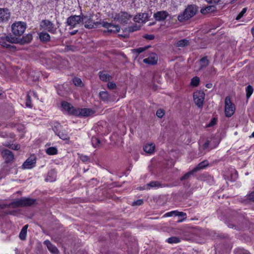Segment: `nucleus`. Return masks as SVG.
<instances>
[{
	"instance_id": "1",
	"label": "nucleus",
	"mask_w": 254,
	"mask_h": 254,
	"mask_svg": "<svg viewBox=\"0 0 254 254\" xmlns=\"http://www.w3.org/2000/svg\"><path fill=\"white\" fill-rule=\"evenodd\" d=\"M198 11V7L195 5H189L184 12L178 16V19L180 22H184L194 16Z\"/></svg>"
},
{
	"instance_id": "2",
	"label": "nucleus",
	"mask_w": 254,
	"mask_h": 254,
	"mask_svg": "<svg viewBox=\"0 0 254 254\" xmlns=\"http://www.w3.org/2000/svg\"><path fill=\"white\" fill-rule=\"evenodd\" d=\"M26 28V24L20 21L16 22L11 25L12 33L15 36L19 37L22 35Z\"/></svg>"
},
{
	"instance_id": "3",
	"label": "nucleus",
	"mask_w": 254,
	"mask_h": 254,
	"mask_svg": "<svg viewBox=\"0 0 254 254\" xmlns=\"http://www.w3.org/2000/svg\"><path fill=\"white\" fill-rule=\"evenodd\" d=\"M35 199L30 198H22L14 201L11 203L13 207L30 206L34 204Z\"/></svg>"
},
{
	"instance_id": "4",
	"label": "nucleus",
	"mask_w": 254,
	"mask_h": 254,
	"mask_svg": "<svg viewBox=\"0 0 254 254\" xmlns=\"http://www.w3.org/2000/svg\"><path fill=\"white\" fill-rule=\"evenodd\" d=\"M235 106L231 101L229 96H227L225 100V114L227 117H231L235 113Z\"/></svg>"
},
{
	"instance_id": "5",
	"label": "nucleus",
	"mask_w": 254,
	"mask_h": 254,
	"mask_svg": "<svg viewBox=\"0 0 254 254\" xmlns=\"http://www.w3.org/2000/svg\"><path fill=\"white\" fill-rule=\"evenodd\" d=\"M131 18V15L126 12L121 11L113 16L114 20L121 24H127Z\"/></svg>"
},
{
	"instance_id": "6",
	"label": "nucleus",
	"mask_w": 254,
	"mask_h": 254,
	"mask_svg": "<svg viewBox=\"0 0 254 254\" xmlns=\"http://www.w3.org/2000/svg\"><path fill=\"white\" fill-rule=\"evenodd\" d=\"M81 22L84 24V27L87 29L94 28V25L97 26L100 24L99 22H94L91 15H81Z\"/></svg>"
},
{
	"instance_id": "7",
	"label": "nucleus",
	"mask_w": 254,
	"mask_h": 254,
	"mask_svg": "<svg viewBox=\"0 0 254 254\" xmlns=\"http://www.w3.org/2000/svg\"><path fill=\"white\" fill-rule=\"evenodd\" d=\"M11 13L6 8H0V24L7 23L10 18Z\"/></svg>"
},
{
	"instance_id": "8",
	"label": "nucleus",
	"mask_w": 254,
	"mask_h": 254,
	"mask_svg": "<svg viewBox=\"0 0 254 254\" xmlns=\"http://www.w3.org/2000/svg\"><path fill=\"white\" fill-rule=\"evenodd\" d=\"M205 97V94L203 92L196 91L193 94V100L195 104L199 107H202L203 101Z\"/></svg>"
},
{
	"instance_id": "9",
	"label": "nucleus",
	"mask_w": 254,
	"mask_h": 254,
	"mask_svg": "<svg viewBox=\"0 0 254 254\" xmlns=\"http://www.w3.org/2000/svg\"><path fill=\"white\" fill-rule=\"evenodd\" d=\"M95 113V111L89 108H82L76 109L75 116L88 117L93 115Z\"/></svg>"
},
{
	"instance_id": "10",
	"label": "nucleus",
	"mask_w": 254,
	"mask_h": 254,
	"mask_svg": "<svg viewBox=\"0 0 254 254\" xmlns=\"http://www.w3.org/2000/svg\"><path fill=\"white\" fill-rule=\"evenodd\" d=\"M42 26L44 29L52 34L55 33L57 30V28L55 26L54 24L51 21L48 20L42 21Z\"/></svg>"
},
{
	"instance_id": "11",
	"label": "nucleus",
	"mask_w": 254,
	"mask_h": 254,
	"mask_svg": "<svg viewBox=\"0 0 254 254\" xmlns=\"http://www.w3.org/2000/svg\"><path fill=\"white\" fill-rule=\"evenodd\" d=\"M81 22V15H72L67 19V23L71 28H74Z\"/></svg>"
},
{
	"instance_id": "12",
	"label": "nucleus",
	"mask_w": 254,
	"mask_h": 254,
	"mask_svg": "<svg viewBox=\"0 0 254 254\" xmlns=\"http://www.w3.org/2000/svg\"><path fill=\"white\" fill-rule=\"evenodd\" d=\"M99 97L103 102L109 103L115 101V96H111L106 91H101L99 94Z\"/></svg>"
},
{
	"instance_id": "13",
	"label": "nucleus",
	"mask_w": 254,
	"mask_h": 254,
	"mask_svg": "<svg viewBox=\"0 0 254 254\" xmlns=\"http://www.w3.org/2000/svg\"><path fill=\"white\" fill-rule=\"evenodd\" d=\"M36 158L33 156L27 158L23 163L22 168L24 169H29L33 168L35 166Z\"/></svg>"
},
{
	"instance_id": "14",
	"label": "nucleus",
	"mask_w": 254,
	"mask_h": 254,
	"mask_svg": "<svg viewBox=\"0 0 254 254\" xmlns=\"http://www.w3.org/2000/svg\"><path fill=\"white\" fill-rule=\"evenodd\" d=\"M101 24L103 27L107 28L109 32L117 33L120 31V28L118 25H114L107 22H103Z\"/></svg>"
},
{
	"instance_id": "15",
	"label": "nucleus",
	"mask_w": 254,
	"mask_h": 254,
	"mask_svg": "<svg viewBox=\"0 0 254 254\" xmlns=\"http://www.w3.org/2000/svg\"><path fill=\"white\" fill-rule=\"evenodd\" d=\"M61 106L63 110L69 114L75 115L76 109H75L70 104L66 102H62Z\"/></svg>"
},
{
	"instance_id": "16",
	"label": "nucleus",
	"mask_w": 254,
	"mask_h": 254,
	"mask_svg": "<svg viewBox=\"0 0 254 254\" xmlns=\"http://www.w3.org/2000/svg\"><path fill=\"white\" fill-rule=\"evenodd\" d=\"M158 61V56L155 53H152L149 57L143 60V63L148 64H156Z\"/></svg>"
},
{
	"instance_id": "17",
	"label": "nucleus",
	"mask_w": 254,
	"mask_h": 254,
	"mask_svg": "<svg viewBox=\"0 0 254 254\" xmlns=\"http://www.w3.org/2000/svg\"><path fill=\"white\" fill-rule=\"evenodd\" d=\"M1 154L6 163H8L14 159V155L12 152L8 149L2 150Z\"/></svg>"
},
{
	"instance_id": "18",
	"label": "nucleus",
	"mask_w": 254,
	"mask_h": 254,
	"mask_svg": "<svg viewBox=\"0 0 254 254\" xmlns=\"http://www.w3.org/2000/svg\"><path fill=\"white\" fill-rule=\"evenodd\" d=\"M169 14L166 11H160L153 14L155 19L158 21H163L168 16Z\"/></svg>"
},
{
	"instance_id": "19",
	"label": "nucleus",
	"mask_w": 254,
	"mask_h": 254,
	"mask_svg": "<svg viewBox=\"0 0 254 254\" xmlns=\"http://www.w3.org/2000/svg\"><path fill=\"white\" fill-rule=\"evenodd\" d=\"M218 144V142L213 144L211 141L207 140L200 147V149H202L203 150H207V151H210V150L214 148Z\"/></svg>"
},
{
	"instance_id": "20",
	"label": "nucleus",
	"mask_w": 254,
	"mask_h": 254,
	"mask_svg": "<svg viewBox=\"0 0 254 254\" xmlns=\"http://www.w3.org/2000/svg\"><path fill=\"white\" fill-rule=\"evenodd\" d=\"M133 20L135 22L145 23L147 20V14L145 13L136 15L134 18Z\"/></svg>"
},
{
	"instance_id": "21",
	"label": "nucleus",
	"mask_w": 254,
	"mask_h": 254,
	"mask_svg": "<svg viewBox=\"0 0 254 254\" xmlns=\"http://www.w3.org/2000/svg\"><path fill=\"white\" fill-rule=\"evenodd\" d=\"M209 165L208 162L207 160H204L199 163L192 170L193 172H196L200 170L205 168Z\"/></svg>"
},
{
	"instance_id": "22",
	"label": "nucleus",
	"mask_w": 254,
	"mask_h": 254,
	"mask_svg": "<svg viewBox=\"0 0 254 254\" xmlns=\"http://www.w3.org/2000/svg\"><path fill=\"white\" fill-rule=\"evenodd\" d=\"M57 174L54 170H51L48 174V176L46 178V181L52 182L56 180Z\"/></svg>"
},
{
	"instance_id": "23",
	"label": "nucleus",
	"mask_w": 254,
	"mask_h": 254,
	"mask_svg": "<svg viewBox=\"0 0 254 254\" xmlns=\"http://www.w3.org/2000/svg\"><path fill=\"white\" fill-rule=\"evenodd\" d=\"M44 244L47 246L48 250L53 254H57L58 253V249L54 246L49 240L44 242Z\"/></svg>"
},
{
	"instance_id": "24",
	"label": "nucleus",
	"mask_w": 254,
	"mask_h": 254,
	"mask_svg": "<svg viewBox=\"0 0 254 254\" xmlns=\"http://www.w3.org/2000/svg\"><path fill=\"white\" fill-rule=\"evenodd\" d=\"M164 186L158 181H152L147 184L143 189H148L149 187L151 188H162Z\"/></svg>"
},
{
	"instance_id": "25",
	"label": "nucleus",
	"mask_w": 254,
	"mask_h": 254,
	"mask_svg": "<svg viewBox=\"0 0 254 254\" xmlns=\"http://www.w3.org/2000/svg\"><path fill=\"white\" fill-rule=\"evenodd\" d=\"M100 79L103 81H108L111 79V76L105 71H100L99 72Z\"/></svg>"
},
{
	"instance_id": "26",
	"label": "nucleus",
	"mask_w": 254,
	"mask_h": 254,
	"mask_svg": "<svg viewBox=\"0 0 254 254\" xmlns=\"http://www.w3.org/2000/svg\"><path fill=\"white\" fill-rule=\"evenodd\" d=\"M155 145L153 143L148 144L143 147L144 151L149 154H152L155 150Z\"/></svg>"
},
{
	"instance_id": "27",
	"label": "nucleus",
	"mask_w": 254,
	"mask_h": 254,
	"mask_svg": "<svg viewBox=\"0 0 254 254\" xmlns=\"http://www.w3.org/2000/svg\"><path fill=\"white\" fill-rule=\"evenodd\" d=\"M189 44L190 42L188 40L182 39L177 42L175 44V46L177 47L183 48L189 45Z\"/></svg>"
},
{
	"instance_id": "28",
	"label": "nucleus",
	"mask_w": 254,
	"mask_h": 254,
	"mask_svg": "<svg viewBox=\"0 0 254 254\" xmlns=\"http://www.w3.org/2000/svg\"><path fill=\"white\" fill-rule=\"evenodd\" d=\"M28 227V225H25L22 228V229H21V230L19 233V238L21 240H25L26 239V234H27V230Z\"/></svg>"
},
{
	"instance_id": "29",
	"label": "nucleus",
	"mask_w": 254,
	"mask_h": 254,
	"mask_svg": "<svg viewBox=\"0 0 254 254\" xmlns=\"http://www.w3.org/2000/svg\"><path fill=\"white\" fill-rule=\"evenodd\" d=\"M32 40V35L30 34H27L24 36L20 41V44H25L30 43Z\"/></svg>"
},
{
	"instance_id": "30",
	"label": "nucleus",
	"mask_w": 254,
	"mask_h": 254,
	"mask_svg": "<svg viewBox=\"0 0 254 254\" xmlns=\"http://www.w3.org/2000/svg\"><path fill=\"white\" fill-rule=\"evenodd\" d=\"M215 10V7L213 5L208 6L206 7L205 8H202L200 10V12L203 14H205L206 13L214 11Z\"/></svg>"
},
{
	"instance_id": "31",
	"label": "nucleus",
	"mask_w": 254,
	"mask_h": 254,
	"mask_svg": "<svg viewBox=\"0 0 254 254\" xmlns=\"http://www.w3.org/2000/svg\"><path fill=\"white\" fill-rule=\"evenodd\" d=\"M39 38L40 40L43 42H47L50 40V35L46 32H41L39 34Z\"/></svg>"
},
{
	"instance_id": "32",
	"label": "nucleus",
	"mask_w": 254,
	"mask_h": 254,
	"mask_svg": "<svg viewBox=\"0 0 254 254\" xmlns=\"http://www.w3.org/2000/svg\"><path fill=\"white\" fill-rule=\"evenodd\" d=\"M209 61L207 59L206 57H204L201 58L200 60V69H202V68L206 67L209 64Z\"/></svg>"
},
{
	"instance_id": "33",
	"label": "nucleus",
	"mask_w": 254,
	"mask_h": 254,
	"mask_svg": "<svg viewBox=\"0 0 254 254\" xmlns=\"http://www.w3.org/2000/svg\"><path fill=\"white\" fill-rule=\"evenodd\" d=\"M148 48V46H146L144 47H140L137 49H133L132 50V52L135 54L136 57H137L140 53L146 50Z\"/></svg>"
},
{
	"instance_id": "34",
	"label": "nucleus",
	"mask_w": 254,
	"mask_h": 254,
	"mask_svg": "<svg viewBox=\"0 0 254 254\" xmlns=\"http://www.w3.org/2000/svg\"><path fill=\"white\" fill-rule=\"evenodd\" d=\"M46 153L50 155H56L58 153V150L55 147H50L46 149Z\"/></svg>"
},
{
	"instance_id": "35",
	"label": "nucleus",
	"mask_w": 254,
	"mask_h": 254,
	"mask_svg": "<svg viewBox=\"0 0 254 254\" xmlns=\"http://www.w3.org/2000/svg\"><path fill=\"white\" fill-rule=\"evenodd\" d=\"M199 78L197 76H195L191 79L190 85L192 86L196 87L199 85Z\"/></svg>"
},
{
	"instance_id": "36",
	"label": "nucleus",
	"mask_w": 254,
	"mask_h": 254,
	"mask_svg": "<svg viewBox=\"0 0 254 254\" xmlns=\"http://www.w3.org/2000/svg\"><path fill=\"white\" fill-rule=\"evenodd\" d=\"M3 37L8 42V43H9V44H10L11 43H16L18 42L17 39L12 37L11 35L6 36Z\"/></svg>"
},
{
	"instance_id": "37",
	"label": "nucleus",
	"mask_w": 254,
	"mask_h": 254,
	"mask_svg": "<svg viewBox=\"0 0 254 254\" xmlns=\"http://www.w3.org/2000/svg\"><path fill=\"white\" fill-rule=\"evenodd\" d=\"M0 44L3 47L10 48L11 45L3 37L0 38Z\"/></svg>"
},
{
	"instance_id": "38",
	"label": "nucleus",
	"mask_w": 254,
	"mask_h": 254,
	"mask_svg": "<svg viewBox=\"0 0 254 254\" xmlns=\"http://www.w3.org/2000/svg\"><path fill=\"white\" fill-rule=\"evenodd\" d=\"M194 173V172H193V170L187 173L181 178V181H183L189 179L190 177V176L192 175Z\"/></svg>"
},
{
	"instance_id": "39",
	"label": "nucleus",
	"mask_w": 254,
	"mask_h": 254,
	"mask_svg": "<svg viewBox=\"0 0 254 254\" xmlns=\"http://www.w3.org/2000/svg\"><path fill=\"white\" fill-rule=\"evenodd\" d=\"M246 96L247 98H249L253 93L254 89L251 85H248L246 89Z\"/></svg>"
},
{
	"instance_id": "40",
	"label": "nucleus",
	"mask_w": 254,
	"mask_h": 254,
	"mask_svg": "<svg viewBox=\"0 0 254 254\" xmlns=\"http://www.w3.org/2000/svg\"><path fill=\"white\" fill-rule=\"evenodd\" d=\"M91 142H92V143L93 144V146L94 147H96L100 143V140L97 137H92Z\"/></svg>"
},
{
	"instance_id": "41",
	"label": "nucleus",
	"mask_w": 254,
	"mask_h": 254,
	"mask_svg": "<svg viewBox=\"0 0 254 254\" xmlns=\"http://www.w3.org/2000/svg\"><path fill=\"white\" fill-rule=\"evenodd\" d=\"M58 135L60 137V138H61L63 140H67L69 138V137L68 135V134L64 132L63 131L59 132Z\"/></svg>"
},
{
	"instance_id": "42",
	"label": "nucleus",
	"mask_w": 254,
	"mask_h": 254,
	"mask_svg": "<svg viewBox=\"0 0 254 254\" xmlns=\"http://www.w3.org/2000/svg\"><path fill=\"white\" fill-rule=\"evenodd\" d=\"M167 241L170 244L177 243L180 242L179 238L176 237H170L168 238Z\"/></svg>"
},
{
	"instance_id": "43",
	"label": "nucleus",
	"mask_w": 254,
	"mask_h": 254,
	"mask_svg": "<svg viewBox=\"0 0 254 254\" xmlns=\"http://www.w3.org/2000/svg\"><path fill=\"white\" fill-rule=\"evenodd\" d=\"M247 10V8H244L242 11L240 12V13L237 15V16L236 18V20H239L244 15V14L246 12Z\"/></svg>"
},
{
	"instance_id": "44",
	"label": "nucleus",
	"mask_w": 254,
	"mask_h": 254,
	"mask_svg": "<svg viewBox=\"0 0 254 254\" xmlns=\"http://www.w3.org/2000/svg\"><path fill=\"white\" fill-rule=\"evenodd\" d=\"M73 82L76 86H81L82 85V81L81 79L76 77L73 79Z\"/></svg>"
},
{
	"instance_id": "45",
	"label": "nucleus",
	"mask_w": 254,
	"mask_h": 254,
	"mask_svg": "<svg viewBox=\"0 0 254 254\" xmlns=\"http://www.w3.org/2000/svg\"><path fill=\"white\" fill-rule=\"evenodd\" d=\"M26 106L28 107H32L31 98L29 94L26 95Z\"/></svg>"
},
{
	"instance_id": "46",
	"label": "nucleus",
	"mask_w": 254,
	"mask_h": 254,
	"mask_svg": "<svg viewBox=\"0 0 254 254\" xmlns=\"http://www.w3.org/2000/svg\"><path fill=\"white\" fill-rule=\"evenodd\" d=\"M140 25H135L134 26H130L129 27V31L130 32H133V31H137L138 30H139L140 29Z\"/></svg>"
},
{
	"instance_id": "47",
	"label": "nucleus",
	"mask_w": 254,
	"mask_h": 254,
	"mask_svg": "<svg viewBox=\"0 0 254 254\" xmlns=\"http://www.w3.org/2000/svg\"><path fill=\"white\" fill-rule=\"evenodd\" d=\"M143 201L142 199H138L136 201H134L132 202V206H135V205H141L143 204Z\"/></svg>"
},
{
	"instance_id": "48",
	"label": "nucleus",
	"mask_w": 254,
	"mask_h": 254,
	"mask_svg": "<svg viewBox=\"0 0 254 254\" xmlns=\"http://www.w3.org/2000/svg\"><path fill=\"white\" fill-rule=\"evenodd\" d=\"M164 115V111L161 109H159L156 112V115L158 118H161Z\"/></svg>"
},
{
	"instance_id": "49",
	"label": "nucleus",
	"mask_w": 254,
	"mask_h": 254,
	"mask_svg": "<svg viewBox=\"0 0 254 254\" xmlns=\"http://www.w3.org/2000/svg\"><path fill=\"white\" fill-rule=\"evenodd\" d=\"M107 86L110 89H114L116 87V84L113 82H108Z\"/></svg>"
},
{
	"instance_id": "50",
	"label": "nucleus",
	"mask_w": 254,
	"mask_h": 254,
	"mask_svg": "<svg viewBox=\"0 0 254 254\" xmlns=\"http://www.w3.org/2000/svg\"><path fill=\"white\" fill-rule=\"evenodd\" d=\"M221 0H205V1L210 4H216L218 3Z\"/></svg>"
},
{
	"instance_id": "51",
	"label": "nucleus",
	"mask_w": 254,
	"mask_h": 254,
	"mask_svg": "<svg viewBox=\"0 0 254 254\" xmlns=\"http://www.w3.org/2000/svg\"><path fill=\"white\" fill-rule=\"evenodd\" d=\"M177 213H176V216H178L180 217H185L184 219L186 218V213L183 212H179L177 211Z\"/></svg>"
},
{
	"instance_id": "52",
	"label": "nucleus",
	"mask_w": 254,
	"mask_h": 254,
	"mask_svg": "<svg viewBox=\"0 0 254 254\" xmlns=\"http://www.w3.org/2000/svg\"><path fill=\"white\" fill-rule=\"evenodd\" d=\"M80 159L81 160H82V161H83V162H87L89 160V158L88 156H85V155H81L80 156Z\"/></svg>"
},
{
	"instance_id": "53",
	"label": "nucleus",
	"mask_w": 254,
	"mask_h": 254,
	"mask_svg": "<svg viewBox=\"0 0 254 254\" xmlns=\"http://www.w3.org/2000/svg\"><path fill=\"white\" fill-rule=\"evenodd\" d=\"M176 213H177L176 210L172 211L166 213L164 215V216H166V217H171V216H173V215H176Z\"/></svg>"
},
{
	"instance_id": "54",
	"label": "nucleus",
	"mask_w": 254,
	"mask_h": 254,
	"mask_svg": "<svg viewBox=\"0 0 254 254\" xmlns=\"http://www.w3.org/2000/svg\"><path fill=\"white\" fill-rule=\"evenodd\" d=\"M248 198L250 200L254 201V191L249 194Z\"/></svg>"
},
{
	"instance_id": "55",
	"label": "nucleus",
	"mask_w": 254,
	"mask_h": 254,
	"mask_svg": "<svg viewBox=\"0 0 254 254\" xmlns=\"http://www.w3.org/2000/svg\"><path fill=\"white\" fill-rule=\"evenodd\" d=\"M216 123V120L215 118H213L211 120V122L209 123V124L208 125V127H210L211 126H213V125H215Z\"/></svg>"
},
{
	"instance_id": "56",
	"label": "nucleus",
	"mask_w": 254,
	"mask_h": 254,
	"mask_svg": "<svg viewBox=\"0 0 254 254\" xmlns=\"http://www.w3.org/2000/svg\"><path fill=\"white\" fill-rule=\"evenodd\" d=\"M144 37L148 40H153L154 38V36L153 35H146Z\"/></svg>"
},
{
	"instance_id": "57",
	"label": "nucleus",
	"mask_w": 254,
	"mask_h": 254,
	"mask_svg": "<svg viewBox=\"0 0 254 254\" xmlns=\"http://www.w3.org/2000/svg\"><path fill=\"white\" fill-rule=\"evenodd\" d=\"M20 148V146L18 144L14 145V147H12V149H15V150H18Z\"/></svg>"
},
{
	"instance_id": "58",
	"label": "nucleus",
	"mask_w": 254,
	"mask_h": 254,
	"mask_svg": "<svg viewBox=\"0 0 254 254\" xmlns=\"http://www.w3.org/2000/svg\"><path fill=\"white\" fill-rule=\"evenodd\" d=\"M212 84H210V83L207 84L206 85V87H207L208 88H210L212 87Z\"/></svg>"
},
{
	"instance_id": "59",
	"label": "nucleus",
	"mask_w": 254,
	"mask_h": 254,
	"mask_svg": "<svg viewBox=\"0 0 254 254\" xmlns=\"http://www.w3.org/2000/svg\"><path fill=\"white\" fill-rule=\"evenodd\" d=\"M77 32V30H75V31L71 32L70 34H71V35H73L75 34Z\"/></svg>"
},
{
	"instance_id": "60",
	"label": "nucleus",
	"mask_w": 254,
	"mask_h": 254,
	"mask_svg": "<svg viewBox=\"0 0 254 254\" xmlns=\"http://www.w3.org/2000/svg\"><path fill=\"white\" fill-rule=\"evenodd\" d=\"M252 34H253V36L254 37V28H253L252 29Z\"/></svg>"
},
{
	"instance_id": "61",
	"label": "nucleus",
	"mask_w": 254,
	"mask_h": 254,
	"mask_svg": "<svg viewBox=\"0 0 254 254\" xmlns=\"http://www.w3.org/2000/svg\"><path fill=\"white\" fill-rule=\"evenodd\" d=\"M242 254H250L249 253H248L247 251H245Z\"/></svg>"
},
{
	"instance_id": "62",
	"label": "nucleus",
	"mask_w": 254,
	"mask_h": 254,
	"mask_svg": "<svg viewBox=\"0 0 254 254\" xmlns=\"http://www.w3.org/2000/svg\"><path fill=\"white\" fill-rule=\"evenodd\" d=\"M251 137H254V131L253 132V133L252 134Z\"/></svg>"
},
{
	"instance_id": "63",
	"label": "nucleus",
	"mask_w": 254,
	"mask_h": 254,
	"mask_svg": "<svg viewBox=\"0 0 254 254\" xmlns=\"http://www.w3.org/2000/svg\"><path fill=\"white\" fill-rule=\"evenodd\" d=\"M4 207L2 205H0V209H3Z\"/></svg>"
}]
</instances>
